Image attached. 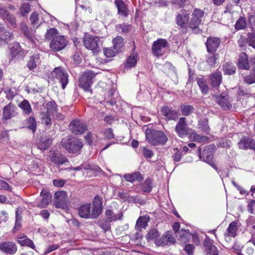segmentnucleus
Returning <instances> with one entry per match:
<instances>
[{"instance_id":"nucleus-58","label":"nucleus","mask_w":255,"mask_h":255,"mask_svg":"<svg viewBox=\"0 0 255 255\" xmlns=\"http://www.w3.org/2000/svg\"><path fill=\"white\" fill-rule=\"evenodd\" d=\"M155 243L158 246H165L168 245V241L165 235L161 237L159 239L156 240Z\"/></svg>"},{"instance_id":"nucleus-39","label":"nucleus","mask_w":255,"mask_h":255,"mask_svg":"<svg viewBox=\"0 0 255 255\" xmlns=\"http://www.w3.org/2000/svg\"><path fill=\"white\" fill-rule=\"evenodd\" d=\"M208 120L204 118L199 121L198 127L203 132L208 133L209 131V126L208 125Z\"/></svg>"},{"instance_id":"nucleus-52","label":"nucleus","mask_w":255,"mask_h":255,"mask_svg":"<svg viewBox=\"0 0 255 255\" xmlns=\"http://www.w3.org/2000/svg\"><path fill=\"white\" fill-rule=\"evenodd\" d=\"M247 22L244 17H240L236 22L235 28L237 30H240L245 28L246 27Z\"/></svg>"},{"instance_id":"nucleus-48","label":"nucleus","mask_w":255,"mask_h":255,"mask_svg":"<svg viewBox=\"0 0 255 255\" xmlns=\"http://www.w3.org/2000/svg\"><path fill=\"white\" fill-rule=\"evenodd\" d=\"M152 188V181L150 179H147L142 185L141 189L144 192H150Z\"/></svg>"},{"instance_id":"nucleus-41","label":"nucleus","mask_w":255,"mask_h":255,"mask_svg":"<svg viewBox=\"0 0 255 255\" xmlns=\"http://www.w3.org/2000/svg\"><path fill=\"white\" fill-rule=\"evenodd\" d=\"M18 106L22 110L23 113L24 114L28 115L32 112L31 106L29 102L26 100H24Z\"/></svg>"},{"instance_id":"nucleus-8","label":"nucleus","mask_w":255,"mask_h":255,"mask_svg":"<svg viewBox=\"0 0 255 255\" xmlns=\"http://www.w3.org/2000/svg\"><path fill=\"white\" fill-rule=\"evenodd\" d=\"M52 74L59 80L62 85L63 89H64L68 82V74L62 67H56L53 71Z\"/></svg>"},{"instance_id":"nucleus-63","label":"nucleus","mask_w":255,"mask_h":255,"mask_svg":"<svg viewBox=\"0 0 255 255\" xmlns=\"http://www.w3.org/2000/svg\"><path fill=\"white\" fill-rule=\"evenodd\" d=\"M143 154L146 158H151L153 155V152L152 150L144 147L142 150Z\"/></svg>"},{"instance_id":"nucleus-50","label":"nucleus","mask_w":255,"mask_h":255,"mask_svg":"<svg viewBox=\"0 0 255 255\" xmlns=\"http://www.w3.org/2000/svg\"><path fill=\"white\" fill-rule=\"evenodd\" d=\"M159 236V233L155 229H152L149 231L146 235V238L148 240H152L158 237Z\"/></svg>"},{"instance_id":"nucleus-25","label":"nucleus","mask_w":255,"mask_h":255,"mask_svg":"<svg viewBox=\"0 0 255 255\" xmlns=\"http://www.w3.org/2000/svg\"><path fill=\"white\" fill-rule=\"evenodd\" d=\"M204 247L207 255H218L217 248L213 244L212 241L209 239L205 240Z\"/></svg>"},{"instance_id":"nucleus-3","label":"nucleus","mask_w":255,"mask_h":255,"mask_svg":"<svg viewBox=\"0 0 255 255\" xmlns=\"http://www.w3.org/2000/svg\"><path fill=\"white\" fill-rule=\"evenodd\" d=\"M146 138L152 145L164 144L167 141L166 135L161 131L148 129L145 131Z\"/></svg>"},{"instance_id":"nucleus-35","label":"nucleus","mask_w":255,"mask_h":255,"mask_svg":"<svg viewBox=\"0 0 255 255\" xmlns=\"http://www.w3.org/2000/svg\"><path fill=\"white\" fill-rule=\"evenodd\" d=\"M219 59V54L210 53L206 56V61L211 67H214L217 63V60Z\"/></svg>"},{"instance_id":"nucleus-36","label":"nucleus","mask_w":255,"mask_h":255,"mask_svg":"<svg viewBox=\"0 0 255 255\" xmlns=\"http://www.w3.org/2000/svg\"><path fill=\"white\" fill-rule=\"evenodd\" d=\"M149 219L144 217H140L136 222L135 228L138 231H141L142 229H145L147 226V223Z\"/></svg>"},{"instance_id":"nucleus-43","label":"nucleus","mask_w":255,"mask_h":255,"mask_svg":"<svg viewBox=\"0 0 255 255\" xmlns=\"http://www.w3.org/2000/svg\"><path fill=\"white\" fill-rule=\"evenodd\" d=\"M26 127L34 132L36 129V123L33 117H29L25 123Z\"/></svg>"},{"instance_id":"nucleus-5","label":"nucleus","mask_w":255,"mask_h":255,"mask_svg":"<svg viewBox=\"0 0 255 255\" xmlns=\"http://www.w3.org/2000/svg\"><path fill=\"white\" fill-rule=\"evenodd\" d=\"M215 147L214 145H210L204 149L202 154L201 153L200 149H199V152L200 159L208 163L217 171L218 168L212 161L213 154L215 150Z\"/></svg>"},{"instance_id":"nucleus-28","label":"nucleus","mask_w":255,"mask_h":255,"mask_svg":"<svg viewBox=\"0 0 255 255\" xmlns=\"http://www.w3.org/2000/svg\"><path fill=\"white\" fill-rule=\"evenodd\" d=\"M40 56L39 53H34L29 57L27 62L26 66L29 70H33L37 65L40 64Z\"/></svg>"},{"instance_id":"nucleus-13","label":"nucleus","mask_w":255,"mask_h":255,"mask_svg":"<svg viewBox=\"0 0 255 255\" xmlns=\"http://www.w3.org/2000/svg\"><path fill=\"white\" fill-rule=\"evenodd\" d=\"M54 198L55 204L57 208H64L66 206L68 199L66 192H56L54 194Z\"/></svg>"},{"instance_id":"nucleus-54","label":"nucleus","mask_w":255,"mask_h":255,"mask_svg":"<svg viewBox=\"0 0 255 255\" xmlns=\"http://www.w3.org/2000/svg\"><path fill=\"white\" fill-rule=\"evenodd\" d=\"M99 224L101 228L106 231L109 230L111 228V222L105 219L99 221Z\"/></svg>"},{"instance_id":"nucleus-18","label":"nucleus","mask_w":255,"mask_h":255,"mask_svg":"<svg viewBox=\"0 0 255 255\" xmlns=\"http://www.w3.org/2000/svg\"><path fill=\"white\" fill-rule=\"evenodd\" d=\"M238 66L243 70H249L251 68L250 59L245 52H241L238 59Z\"/></svg>"},{"instance_id":"nucleus-4","label":"nucleus","mask_w":255,"mask_h":255,"mask_svg":"<svg viewBox=\"0 0 255 255\" xmlns=\"http://www.w3.org/2000/svg\"><path fill=\"white\" fill-rule=\"evenodd\" d=\"M83 44L87 49L96 52L100 51L102 42L99 37L87 36L84 38Z\"/></svg>"},{"instance_id":"nucleus-22","label":"nucleus","mask_w":255,"mask_h":255,"mask_svg":"<svg viewBox=\"0 0 255 255\" xmlns=\"http://www.w3.org/2000/svg\"><path fill=\"white\" fill-rule=\"evenodd\" d=\"M0 15L3 19L7 21L12 26H16L15 17L5 8L0 7Z\"/></svg>"},{"instance_id":"nucleus-29","label":"nucleus","mask_w":255,"mask_h":255,"mask_svg":"<svg viewBox=\"0 0 255 255\" xmlns=\"http://www.w3.org/2000/svg\"><path fill=\"white\" fill-rule=\"evenodd\" d=\"M20 28L24 36L30 41H32L34 38L35 31L29 29L27 25L24 22L20 23Z\"/></svg>"},{"instance_id":"nucleus-2","label":"nucleus","mask_w":255,"mask_h":255,"mask_svg":"<svg viewBox=\"0 0 255 255\" xmlns=\"http://www.w3.org/2000/svg\"><path fill=\"white\" fill-rule=\"evenodd\" d=\"M61 145L70 153H75L82 148L83 144L78 138L67 136L63 138L61 142Z\"/></svg>"},{"instance_id":"nucleus-47","label":"nucleus","mask_w":255,"mask_h":255,"mask_svg":"<svg viewBox=\"0 0 255 255\" xmlns=\"http://www.w3.org/2000/svg\"><path fill=\"white\" fill-rule=\"evenodd\" d=\"M10 50L11 56L14 57L21 51V48L18 43H13Z\"/></svg>"},{"instance_id":"nucleus-10","label":"nucleus","mask_w":255,"mask_h":255,"mask_svg":"<svg viewBox=\"0 0 255 255\" xmlns=\"http://www.w3.org/2000/svg\"><path fill=\"white\" fill-rule=\"evenodd\" d=\"M70 130L75 134H81L87 129V125L82 121L78 120H73L69 127Z\"/></svg>"},{"instance_id":"nucleus-56","label":"nucleus","mask_w":255,"mask_h":255,"mask_svg":"<svg viewBox=\"0 0 255 255\" xmlns=\"http://www.w3.org/2000/svg\"><path fill=\"white\" fill-rule=\"evenodd\" d=\"M243 247V246L242 244H240L239 242H236L232 247V250L233 251L238 255H241L242 254L241 252Z\"/></svg>"},{"instance_id":"nucleus-51","label":"nucleus","mask_w":255,"mask_h":255,"mask_svg":"<svg viewBox=\"0 0 255 255\" xmlns=\"http://www.w3.org/2000/svg\"><path fill=\"white\" fill-rule=\"evenodd\" d=\"M31 10V6L28 3H24L20 7L19 11L22 15L29 13Z\"/></svg>"},{"instance_id":"nucleus-33","label":"nucleus","mask_w":255,"mask_h":255,"mask_svg":"<svg viewBox=\"0 0 255 255\" xmlns=\"http://www.w3.org/2000/svg\"><path fill=\"white\" fill-rule=\"evenodd\" d=\"M204 15V12L203 10L200 9L195 8L192 12L190 19L201 23Z\"/></svg>"},{"instance_id":"nucleus-30","label":"nucleus","mask_w":255,"mask_h":255,"mask_svg":"<svg viewBox=\"0 0 255 255\" xmlns=\"http://www.w3.org/2000/svg\"><path fill=\"white\" fill-rule=\"evenodd\" d=\"M222 80V74L219 71H216L210 75L211 83L214 88L219 87Z\"/></svg>"},{"instance_id":"nucleus-45","label":"nucleus","mask_w":255,"mask_h":255,"mask_svg":"<svg viewBox=\"0 0 255 255\" xmlns=\"http://www.w3.org/2000/svg\"><path fill=\"white\" fill-rule=\"evenodd\" d=\"M223 70L226 74H232L236 71V67L233 63H226L223 65Z\"/></svg>"},{"instance_id":"nucleus-26","label":"nucleus","mask_w":255,"mask_h":255,"mask_svg":"<svg viewBox=\"0 0 255 255\" xmlns=\"http://www.w3.org/2000/svg\"><path fill=\"white\" fill-rule=\"evenodd\" d=\"M51 161L56 164L62 165L68 161L67 158L61 153L52 152L50 154Z\"/></svg>"},{"instance_id":"nucleus-27","label":"nucleus","mask_w":255,"mask_h":255,"mask_svg":"<svg viewBox=\"0 0 255 255\" xmlns=\"http://www.w3.org/2000/svg\"><path fill=\"white\" fill-rule=\"evenodd\" d=\"M115 3L118 9V14L123 17H127L129 14V10L123 0H115Z\"/></svg>"},{"instance_id":"nucleus-14","label":"nucleus","mask_w":255,"mask_h":255,"mask_svg":"<svg viewBox=\"0 0 255 255\" xmlns=\"http://www.w3.org/2000/svg\"><path fill=\"white\" fill-rule=\"evenodd\" d=\"M16 244L10 241H5L0 243V251L2 253L12 255L17 251Z\"/></svg>"},{"instance_id":"nucleus-20","label":"nucleus","mask_w":255,"mask_h":255,"mask_svg":"<svg viewBox=\"0 0 255 255\" xmlns=\"http://www.w3.org/2000/svg\"><path fill=\"white\" fill-rule=\"evenodd\" d=\"M250 64L253 67L249 75L244 77V81L247 84H252L255 83V56L250 58Z\"/></svg>"},{"instance_id":"nucleus-12","label":"nucleus","mask_w":255,"mask_h":255,"mask_svg":"<svg viewBox=\"0 0 255 255\" xmlns=\"http://www.w3.org/2000/svg\"><path fill=\"white\" fill-rule=\"evenodd\" d=\"M16 106L10 103L3 108L2 119L7 120L16 117L18 114Z\"/></svg>"},{"instance_id":"nucleus-32","label":"nucleus","mask_w":255,"mask_h":255,"mask_svg":"<svg viewBox=\"0 0 255 255\" xmlns=\"http://www.w3.org/2000/svg\"><path fill=\"white\" fill-rule=\"evenodd\" d=\"M124 177L127 181L130 182H133L135 181H140L143 179L142 175L138 172L125 174Z\"/></svg>"},{"instance_id":"nucleus-44","label":"nucleus","mask_w":255,"mask_h":255,"mask_svg":"<svg viewBox=\"0 0 255 255\" xmlns=\"http://www.w3.org/2000/svg\"><path fill=\"white\" fill-rule=\"evenodd\" d=\"M114 48L118 51L124 45V39L121 36H117L113 40Z\"/></svg>"},{"instance_id":"nucleus-40","label":"nucleus","mask_w":255,"mask_h":255,"mask_svg":"<svg viewBox=\"0 0 255 255\" xmlns=\"http://www.w3.org/2000/svg\"><path fill=\"white\" fill-rule=\"evenodd\" d=\"M30 21L31 24L34 28H38L42 23V21L39 19L38 14L36 12L31 13L30 17Z\"/></svg>"},{"instance_id":"nucleus-1","label":"nucleus","mask_w":255,"mask_h":255,"mask_svg":"<svg viewBox=\"0 0 255 255\" xmlns=\"http://www.w3.org/2000/svg\"><path fill=\"white\" fill-rule=\"evenodd\" d=\"M102 199L98 196L95 197L92 205L85 204L82 205L78 210L79 215L85 219H97L102 213Z\"/></svg>"},{"instance_id":"nucleus-11","label":"nucleus","mask_w":255,"mask_h":255,"mask_svg":"<svg viewBox=\"0 0 255 255\" xmlns=\"http://www.w3.org/2000/svg\"><path fill=\"white\" fill-rule=\"evenodd\" d=\"M168 45L167 41L164 39H159L154 42L152 46V50L153 54L159 56L162 55L165 51V48Z\"/></svg>"},{"instance_id":"nucleus-61","label":"nucleus","mask_w":255,"mask_h":255,"mask_svg":"<svg viewBox=\"0 0 255 255\" xmlns=\"http://www.w3.org/2000/svg\"><path fill=\"white\" fill-rule=\"evenodd\" d=\"M104 52L107 57L110 58L114 56L117 51H114L112 48H107L104 49Z\"/></svg>"},{"instance_id":"nucleus-23","label":"nucleus","mask_w":255,"mask_h":255,"mask_svg":"<svg viewBox=\"0 0 255 255\" xmlns=\"http://www.w3.org/2000/svg\"><path fill=\"white\" fill-rule=\"evenodd\" d=\"M40 196L42 197L41 201L39 204L36 206L41 208H45L50 203L51 196L49 192L44 189L41 191Z\"/></svg>"},{"instance_id":"nucleus-38","label":"nucleus","mask_w":255,"mask_h":255,"mask_svg":"<svg viewBox=\"0 0 255 255\" xmlns=\"http://www.w3.org/2000/svg\"><path fill=\"white\" fill-rule=\"evenodd\" d=\"M197 83L203 94H206L209 91V87L205 79L198 78L196 79Z\"/></svg>"},{"instance_id":"nucleus-15","label":"nucleus","mask_w":255,"mask_h":255,"mask_svg":"<svg viewBox=\"0 0 255 255\" xmlns=\"http://www.w3.org/2000/svg\"><path fill=\"white\" fill-rule=\"evenodd\" d=\"M175 130L177 134L181 137H183L188 133V128L187 127L186 119L180 118L175 126Z\"/></svg>"},{"instance_id":"nucleus-9","label":"nucleus","mask_w":255,"mask_h":255,"mask_svg":"<svg viewBox=\"0 0 255 255\" xmlns=\"http://www.w3.org/2000/svg\"><path fill=\"white\" fill-rule=\"evenodd\" d=\"M240 226L241 223L238 221H233L229 224L226 231L224 233V238L227 242H230L232 238H234L237 236L238 228Z\"/></svg>"},{"instance_id":"nucleus-42","label":"nucleus","mask_w":255,"mask_h":255,"mask_svg":"<svg viewBox=\"0 0 255 255\" xmlns=\"http://www.w3.org/2000/svg\"><path fill=\"white\" fill-rule=\"evenodd\" d=\"M40 116L42 123L46 127H49L52 124L50 118V116H52V115L43 112L41 113Z\"/></svg>"},{"instance_id":"nucleus-19","label":"nucleus","mask_w":255,"mask_h":255,"mask_svg":"<svg viewBox=\"0 0 255 255\" xmlns=\"http://www.w3.org/2000/svg\"><path fill=\"white\" fill-rule=\"evenodd\" d=\"M162 115L168 120L175 121L178 119L179 114L177 111L172 110L167 106H164L161 110Z\"/></svg>"},{"instance_id":"nucleus-31","label":"nucleus","mask_w":255,"mask_h":255,"mask_svg":"<svg viewBox=\"0 0 255 255\" xmlns=\"http://www.w3.org/2000/svg\"><path fill=\"white\" fill-rule=\"evenodd\" d=\"M18 243L21 246H27L32 249H35L33 242L25 236H19L17 238Z\"/></svg>"},{"instance_id":"nucleus-24","label":"nucleus","mask_w":255,"mask_h":255,"mask_svg":"<svg viewBox=\"0 0 255 255\" xmlns=\"http://www.w3.org/2000/svg\"><path fill=\"white\" fill-rule=\"evenodd\" d=\"M189 14L185 11V13L178 14L176 18V24L181 28H187L189 21Z\"/></svg>"},{"instance_id":"nucleus-6","label":"nucleus","mask_w":255,"mask_h":255,"mask_svg":"<svg viewBox=\"0 0 255 255\" xmlns=\"http://www.w3.org/2000/svg\"><path fill=\"white\" fill-rule=\"evenodd\" d=\"M96 75L92 71H88L83 74L79 79V86L86 91L92 92L90 87L92 84V79Z\"/></svg>"},{"instance_id":"nucleus-57","label":"nucleus","mask_w":255,"mask_h":255,"mask_svg":"<svg viewBox=\"0 0 255 255\" xmlns=\"http://www.w3.org/2000/svg\"><path fill=\"white\" fill-rule=\"evenodd\" d=\"M13 37V34L5 30L4 32L0 35V39L3 41L7 42L8 41Z\"/></svg>"},{"instance_id":"nucleus-53","label":"nucleus","mask_w":255,"mask_h":255,"mask_svg":"<svg viewBox=\"0 0 255 255\" xmlns=\"http://www.w3.org/2000/svg\"><path fill=\"white\" fill-rule=\"evenodd\" d=\"M58 34V30L55 28H51L48 29L45 34V37L47 39H50L52 37L57 36Z\"/></svg>"},{"instance_id":"nucleus-16","label":"nucleus","mask_w":255,"mask_h":255,"mask_svg":"<svg viewBox=\"0 0 255 255\" xmlns=\"http://www.w3.org/2000/svg\"><path fill=\"white\" fill-rule=\"evenodd\" d=\"M221 43L220 39L218 37H210L207 39L206 45L208 53H214Z\"/></svg>"},{"instance_id":"nucleus-60","label":"nucleus","mask_w":255,"mask_h":255,"mask_svg":"<svg viewBox=\"0 0 255 255\" xmlns=\"http://www.w3.org/2000/svg\"><path fill=\"white\" fill-rule=\"evenodd\" d=\"M136 63V59L134 56H129L127 61L126 66L131 67H133Z\"/></svg>"},{"instance_id":"nucleus-62","label":"nucleus","mask_w":255,"mask_h":255,"mask_svg":"<svg viewBox=\"0 0 255 255\" xmlns=\"http://www.w3.org/2000/svg\"><path fill=\"white\" fill-rule=\"evenodd\" d=\"M194 248L193 245L187 244L185 246L184 250L188 255H193Z\"/></svg>"},{"instance_id":"nucleus-64","label":"nucleus","mask_w":255,"mask_h":255,"mask_svg":"<svg viewBox=\"0 0 255 255\" xmlns=\"http://www.w3.org/2000/svg\"><path fill=\"white\" fill-rule=\"evenodd\" d=\"M248 209L251 214L255 213V200H253L249 203Z\"/></svg>"},{"instance_id":"nucleus-17","label":"nucleus","mask_w":255,"mask_h":255,"mask_svg":"<svg viewBox=\"0 0 255 255\" xmlns=\"http://www.w3.org/2000/svg\"><path fill=\"white\" fill-rule=\"evenodd\" d=\"M216 102L224 110H230L232 108V104L229 100L228 96L226 94H221L215 96Z\"/></svg>"},{"instance_id":"nucleus-46","label":"nucleus","mask_w":255,"mask_h":255,"mask_svg":"<svg viewBox=\"0 0 255 255\" xmlns=\"http://www.w3.org/2000/svg\"><path fill=\"white\" fill-rule=\"evenodd\" d=\"M52 116L57 113V105L55 103L50 102L47 104V111L45 112Z\"/></svg>"},{"instance_id":"nucleus-55","label":"nucleus","mask_w":255,"mask_h":255,"mask_svg":"<svg viewBox=\"0 0 255 255\" xmlns=\"http://www.w3.org/2000/svg\"><path fill=\"white\" fill-rule=\"evenodd\" d=\"M51 143L52 140L50 138H47L39 143V148L41 150H45L51 145Z\"/></svg>"},{"instance_id":"nucleus-49","label":"nucleus","mask_w":255,"mask_h":255,"mask_svg":"<svg viewBox=\"0 0 255 255\" xmlns=\"http://www.w3.org/2000/svg\"><path fill=\"white\" fill-rule=\"evenodd\" d=\"M194 110V107L189 105H185L181 107L182 114L185 116L190 115Z\"/></svg>"},{"instance_id":"nucleus-7","label":"nucleus","mask_w":255,"mask_h":255,"mask_svg":"<svg viewBox=\"0 0 255 255\" xmlns=\"http://www.w3.org/2000/svg\"><path fill=\"white\" fill-rule=\"evenodd\" d=\"M67 40L63 35H59L53 37L49 46L54 51H58L64 49L67 44Z\"/></svg>"},{"instance_id":"nucleus-59","label":"nucleus","mask_w":255,"mask_h":255,"mask_svg":"<svg viewBox=\"0 0 255 255\" xmlns=\"http://www.w3.org/2000/svg\"><path fill=\"white\" fill-rule=\"evenodd\" d=\"M247 41L250 46L255 48V34L253 33H249Z\"/></svg>"},{"instance_id":"nucleus-21","label":"nucleus","mask_w":255,"mask_h":255,"mask_svg":"<svg viewBox=\"0 0 255 255\" xmlns=\"http://www.w3.org/2000/svg\"><path fill=\"white\" fill-rule=\"evenodd\" d=\"M238 146L240 149H242L250 148L255 150V141L248 136H245L239 142Z\"/></svg>"},{"instance_id":"nucleus-37","label":"nucleus","mask_w":255,"mask_h":255,"mask_svg":"<svg viewBox=\"0 0 255 255\" xmlns=\"http://www.w3.org/2000/svg\"><path fill=\"white\" fill-rule=\"evenodd\" d=\"M201 24L198 21L190 19L188 22V27L191 29L195 33H198L200 31L199 25Z\"/></svg>"},{"instance_id":"nucleus-34","label":"nucleus","mask_w":255,"mask_h":255,"mask_svg":"<svg viewBox=\"0 0 255 255\" xmlns=\"http://www.w3.org/2000/svg\"><path fill=\"white\" fill-rule=\"evenodd\" d=\"M122 216V214L121 213L115 214L111 210H106L104 219L111 222L118 219H121Z\"/></svg>"}]
</instances>
